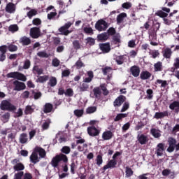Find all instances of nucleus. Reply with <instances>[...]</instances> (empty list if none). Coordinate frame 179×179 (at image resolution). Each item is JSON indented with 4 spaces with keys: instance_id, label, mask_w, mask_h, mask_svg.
<instances>
[{
    "instance_id": "1",
    "label": "nucleus",
    "mask_w": 179,
    "mask_h": 179,
    "mask_svg": "<svg viewBox=\"0 0 179 179\" xmlns=\"http://www.w3.org/2000/svg\"><path fill=\"white\" fill-rule=\"evenodd\" d=\"M59 162H64V163H66L68 162V157L64 154H60L59 155H56L52 158L51 161V164L52 167L55 169L58 167V164H59Z\"/></svg>"
},
{
    "instance_id": "2",
    "label": "nucleus",
    "mask_w": 179,
    "mask_h": 179,
    "mask_svg": "<svg viewBox=\"0 0 179 179\" xmlns=\"http://www.w3.org/2000/svg\"><path fill=\"white\" fill-rule=\"evenodd\" d=\"M0 108L3 111H15V110H16V106L11 104L10 101L8 100H3L0 103Z\"/></svg>"
},
{
    "instance_id": "3",
    "label": "nucleus",
    "mask_w": 179,
    "mask_h": 179,
    "mask_svg": "<svg viewBox=\"0 0 179 179\" xmlns=\"http://www.w3.org/2000/svg\"><path fill=\"white\" fill-rule=\"evenodd\" d=\"M7 78H12L13 79H17V80H22V82H26L27 78L22 73L11 72L7 74Z\"/></svg>"
},
{
    "instance_id": "4",
    "label": "nucleus",
    "mask_w": 179,
    "mask_h": 179,
    "mask_svg": "<svg viewBox=\"0 0 179 179\" xmlns=\"http://www.w3.org/2000/svg\"><path fill=\"white\" fill-rule=\"evenodd\" d=\"M108 27V24L103 20H98L95 24V29L98 30V31H105V30H107Z\"/></svg>"
},
{
    "instance_id": "5",
    "label": "nucleus",
    "mask_w": 179,
    "mask_h": 179,
    "mask_svg": "<svg viewBox=\"0 0 179 179\" xmlns=\"http://www.w3.org/2000/svg\"><path fill=\"white\" fill-rule=\"evenodd\" d=\"M13 90H15L17 92H20V90H24V89H26V85L24 84V83L15 80L13 82Z\"/></svg>"
},
{
    "instance_id": "6",
    "label": "nucleus",
    "mask_w": 179,
    "mask_h": 179,
    "mask_svg": "<svg viewBox=\"0 0 179 179\" xmlns=\"http://www.w3.org/2000/svg\"><path fill=\"white\" fill-rule=\"evenodd\" d=\"M71 26H72V22H67L63 27L59 29V31H60V33L64 36H68V34L71 33V31L68 30Z\"/></svg>"
},
{
    "instance_id": "7",
    "label": "nucleus",
    "mask_w": 179,
    "mask_h": 179,
    "mask_svg": "<svg viewBox=\"0 0 179 179\" xmlns=\"http://www.w3.org/2000/svg\"><path fill=\"white\" fill-rule=\"evenodd\" d=\"M12 164H15L13 166L15 171H22V170H24V165H23V164L19 162V159H13L12 161Z\"/></svg>"
},
{
    "instance_id": "8",
    "label": "nucleus",
    "mask_w": 179,
    "mask_h": 179,
    "mask_svg": "<svg viewBox=\"0 0 179 179\" xmlns=\"http://www.w3.org/2000/svg\"><path fill=\"white\" fill-rule=\"evenodd\" d=\"M168 142L169 146L167 148V152L171 153L172 152H174V149H176V145L177 143V141L173 138H169Z\"/></svg>"
},
{
    "instance_id": "9",
    "label": "nucleus",
    "mask_w": 179,
    "mask_h": 179,
    "mask_svg": "<svg viewBox=\"0 0 179 179\" xmlns=\"http://www.w3.org/2000/svg\"><path fill=\"white\" fill-rule=\"evenodd\" d=\"M30 36L32 38H38L41 36L40 28L34 27L30 29Z\"/></svg>"
},
{
    "instance_id": "10",
    "label": "nucleus",
    "mask_w": 179,
    "mask_h": 179,
    "mask_svg": "<svg viewBox=\"0 0 179 179\" xmlns=\"http://www.w3.org/2000/svg\"><path fill=\"white\" fill-rule=\"evenodd\" d=\"M137 141L140 145H146L149 141V138H148V136L145 134H138L137 136Z\"/></svg>"
},
{
    "instance_id": "11",
    "label": "nucleus",
    "mask_w": 179,
    "mask_h": 179,
    "mask_svg": "<svg viewBox=\"0 0 179 179\" xmlns=\"http://www.w3.org/2000/svg\"><path fill=\"white\" fill-rule=\"evenodd\" d=\"M99 48L103 52V54H107L111 51V48L110 43H102L99 45Z\"/></svg>"
},
{
    "instance_id": "12",
    "label": "nucleus",
    "mask_w": 179,
    "mask_h": 179,
    "mask_svg": "<svg viewBox=\"0 0 179 179\" xmlns=\"http://www.w3.org/2000/svg\"><path fill=\"white\" fill-rule=\"evenodd\" d=\"M5 9L8 13H15L16 12V6L13 3H8Z\"/></svg>"
},
{
    "instance_id": "13",
    "label": "nucleus",
    "mask_w": 179,
    "mask_h": 179,
    "mask_svg": "<svg viewBox=\"0 0 179 179\" xmlns=\"http://www.w3.org/2000/svg\"><path fill=\"white\" fill-rule=\"evenodd\" d=\"M130 71L133 76L138 78V76H139V73H141V69H139V67L137 66H133L131 67Z\"/></svg>"
},
{
    "instance_id": "14",
    "label": "nucleus",
    "mask_w": 179,
    "mask_h": 179,
    "mask_svg": "<svg viewBox=\"0 0 179 179\" xmlns=\"http://www.w3.org/2000/svg\"><path fill=\"white\" fill-rule=\"evenodd\" d=\"M163 152H164V144L159 143L156 148V154L157 156H163Z\"/></svg>"
},
{
    "instance_id": "15",
    "label": "nucleus",
    "mask_w": 179,
    "mask_h": 179,
    "mask_svg": "<svg viewBox=\"0 0 179 179\" xmlns=\"http://www.w3.org/2000/svg\"><path fill=\"white\" fill-rule=\"evenodd\" d=\"M87 132L90 136H97L99 134V130L93 126L87 128Z\"/></svg>"
},
{
    "instance_id": "16",
    "label": "nucleus",
    "mask_w": 179,
    "mask_h": 179,
    "mask_svg": "<svg viewBox=\"0 0 179 179\" xmlns=\"http://www.w3.org/2000/svg\"><path fill=\"white\" fill-rule=\"evenodd\" d=\"M124 101H125V96H120L115 100V101L113 103L114 106L120 107L121 106V104H122V103H124Z\"/></svg>"
},
{
    "instance_id": "17",
    "label": "nucleus",
    "mask_w": 179,
    "mask_h": 179,
    "mask_svg": "<svg viewBox=\"0 0 179 179\" xmlns=\"http://www.w3.org/2000/svg\"><path fill=\"white\" fill-rule=\"evenodd\" d=\"M117 166V161L115 159H112L108 162V164L103 166V170H107L108 169H114Z\"/></svg>"
},
{
    "instance_id": "18",
    "label": "nucleus",
    "mask_w": 179,
    "mask_h": 179,
    "mask_svg": "<svg viewBox=\"0 0 179 179\" xmlns=\"http://www.w3.org/2000/svg\"><path fill=\"white\" fill-rule=\"evenodd\" d=\"M20 43L22 44V45H29V44H31V40L29 37L23 36L20 38Z\"/></svg>"
},
{
    "instance_id": "19",
    "label": "nucleus",
    "mask_w": 179,
    "mask_h": 179,
    "mask_svg": "<svg viewBox=\"0 0 179 179\" xmlns=\"http://www.w3.org/2000/svg\"><path fill=\"white\" fill-rule=\"evenodd\" d=\"M30 160L31 163H34L36 164V163H38L39 159H38V155L37 154L36 152H35V150L32 152V154L30 156Z\"/></svg>"
},
{
    "instance_id": "20",
    "label": "nucleus",
    "mask_w": 179,
    "mask_h": 179,
    "mask_svg": "<svg viewBox=\"0 0 179 179\" xmlns=\"http://www.w3.org/2000/svg\"><path fill=\"white\" fill-rule=\"evenodd\" d=\"M111 138H113V132L111 131H106L102 134V138L104 141H110Z\"/></svg>"
},
{
    "instance_id": "21",
    "label": "nucleus",
    "mask_w": 179,
    "mask_h": 179,
    "mask_svg": "<svg viewBox=\"0 0 179 179\" xmlns=\"http://www.w3.org/2000/svg\"><path fill=\"white\" fill-rule=\"evenodd\" d=\"M162 54L164 58H171V54H173V52L171 51V49H170L169 48H166L162 51Z\"/></svg>"
},
{
    "instance_id": "22",
    "label": "nucleus",
    "mask_w": 179,
    "mask_h": 179,
    "mask_svg": "<svg viewBox=\"0 0 179 179\" xmlns=\"http://www.w3.org/2000/svg\"><path fill=\"white\" fill-rule=\"evenodd\" d=\"M152 76V74L149 73V71H142L140 74V78L142 79V80H146V79H149Z\"/></svg>"
},
{
    "instance_id": "23",
    "label": "nucleus",
    "mask_w": 179,
    "mask_h": 179,
    "mask_svg": "<svg viewBox=\"0 0 179 179\" xmlns=\"http://www.w3.org/2000/svg\"><path fill=\"white\" fill-rule=\"evenodd\" d=\"M87 73L88 77L85 78L83 82H85V83H90V82H92V80H93V78H94V76L93 75V71H87Z\"/></svg>"
},
{
    "instance_id": "24",
    "label": "nucleus",
    "mask_w": 179,
    "mask_h": 179,
    "mask_svg": "<svg viewBox=\"0 0 179 179\" xmlns=\"http://www.w3.org/2000/svg\"><path fill=\"white\" fill-rule=\"evenodd\" d=\"M154 69L155 72H162L163 70V63L162 62H157L154 64Z\"/></svg>"
},
{
    "instance_id": "25",
    "label": "nucleus",
    "mask_w": 179,
    "mask_h": 179,
    "mask_svg": "<svg viewBox=\"0 0 179 179\" xmlns=\"http://www.w3.org/2000/svg\"><path fill=\"white\" fill-rule=\"evenodd\" d=\"M108 34L107 33H102L97 36L99 41H106V40H108Z\"/></svg>"
},
{
    "instance_id": "26",
    "label": "nucleus",
    "mask_w": 179,
    "mask_h": 179,
    "mask_svg": "<svg viewBox=\"0 0 179 179\" xmlns=\"http://www.w3.org/2000/svg\"><path fill=\"white\" fill-rule=\"evenodd\" d=\"M34 150L36 153H38L41 157H45V150L40 147H36Z\"/></svg>"
},
{
    "instance_id": "27",
    "label": "nucleus",
    "mask_w": 179,
    "mask_h": 179,
    "mask_svg": "<svg viewBox=\"0 0 179 179\" xmlns=\"http://www.w3.org/2000/svg\"><path fill=\"white\" fill-rule=\"evenodd\" d=\"M169 108L171 110H174L176 113H178L179 111V102L178 101H173L172 103L170 104Z\"/></svg>"
},
{
    "instance_id": "28",
    "label": "nucleus",
    "mask_w": 179,
    "mask_h": 179,
    "mask_svg": "<svg viewBox=\"0 0 179 179\" xmlns=\"http://www.w3.org/2000/svg\"><path fill=\"white\" fill-rule=\"evenodd\" d=\"M167 115H169V113H167V112L156 113L154 116V118L159 120L160 118H164V117H167Z\"/></svg>"
},
{
    "instance_id": "29",
    "label": "nucleus",
    "mask_w": 179,
    "mask_h": 179,
    "mask_svg": "<svg viewBox=\"0 0 179 179\" xmlns=\"http://www.w3.org/2000/svg\"><path fill=\"white\" fill-rule=\"evenodd\" d=\"M38 13V11L36 9H30L27 13V16L29 17V19H31L33 16H36Z\"/></svg>"
},
{
    "instance_id": "30",
    "label": "nucleus",
    "mask_w": 179,
    "mask_h": 179,
    "mask_svg": "<svg viewBox=\"0 0 179 179\" xmlns=\"http://www.w3.org/2000/svg\"><path fill=\"white\" fill-rule=\"evenodd\" d=\"M150 132L152 136H154V138H160V136H162L161 131L156 129H152L150 130Z\"/></svg>"
},
{
    "instance_id": "31",
    "label": "nucleus",
    "mask_w": 179,
    "mask_h": 179,
    "mask_svg": "<svg viewBox=\"0 0 179 179\" xmlns=\"http://www.w3.org/2000/svg\"><path fill=\"white\" fill-rule=\"evenodd\" d=\"M57 78L55 77H50L49 79L48 85L51 87H54L55 86H57Z\"/></svg>"
},
{
    "instance_id": "32",
    "label": "nucleus",
    "mask_w": 179,
    "mask_h": 179,
    "mask_svg": "<svg viewBox=\"0 0 179 179\" xmlns=\"http://www.w3.org/2000/svg\"><path fill=\"white\" fill-rule=\"evenodd\" d=\"M126 16H127V13H122L120 14L119 15H117V22L118 24H120V23H122V21L124 20V19H125Z\"/></svg>"
},
{
    "instance_id": "33",
    "label": "nucleus",
    "mask_w": 179,
    "mask_h": 179,
    "mask_svg": "<svg viewBox=\"0 0 179 179\" xmlns=\"http://www.w3.org/2000/svg\"><path fill=\"white\" fill-rule=\"evenodd\" d=\"M27 134L23 133L20 136V143H26V142H27Z\"/></svg>"
},
{
    "instance_id": "34",
    "label": "nucleus",
    "mask_w": 179,
    "mask_h": 179,
    "mask_svg": "<svg viewBox=\"0 0 179 179\" xmlns=\"http://www.w3.org/2000/svg\"><path fill=\"white\" fill-rule=\"evenodd\" d=\"M94 96H95L96 99H99L101 95V91L99 87H95L93 90Z\"/></svg>"
},
{
    "instance_id": "35",
    "label": "nucleus",
    "mask_w": 179,
    "mask_h": 179,
    "mask_svg": "<svg viewBox=\"0 0 179 179\" xmlns=\"http://www.w3.org/2000/svg\"><path fill=\"white\" fill-rule=\"evenodd\" d=\"M44 113H51L52 111V105L51 103H46L44 106Z\"/></svg>"
},
{
    "instance_id": "36",
    "label": "nucleus",
    "mask_w": 179,
    "mask_h": 179,
    "mask_svg": "<svg viewBox=\"0 0 179 179\" xmlns=\"http://www.w3.org/2000/svg\"><path fill=\"white\" fill-rule=\"evenodd\" d=\"M50 124H51V120H48L45 122L43 123L42 124V129L43 131H45L50 128Z\"/></svg>"
},
{
    "instance_id": "37",
    "label": "nucleus",
    "mask_w": 179,
    "mask_h": 179,
    "mask_svg": "<svg viewBox=\"0 0 179 179\" xmlns=\"http://www.w3.org/2000/svg\"><path fill=\"white\" fill-rule=\"evenodd\" d=\"M9 118H10V113H6L4 115L1 116V120L3 122H8V121H9Z\"/></svg>"
},
{
    "instance_id": "38",
    "label": "nucleus",
    "mask_w": 179,
    "mask_h": 179,
    "mask_svg": "<svg viewBox=\"0 0 179 179\" xmlns=\"http://www.w3.org/2000/svg\"><path fill=\"white\" fill-rule=\"evenodd\" d=\"M97 110V108L96 106H90L88 107L86 110L87 114H93V113H96Z\"/></svg>"
},
{
    "instance_id": "39",
    "label": "nucleus",
    "mask_w": 179,
    "mask_h": 179,
    "mask_svg": "<svg viewBox=\"0 0 179 179\" xmlns=\"http://www.w3.org/2000/svg\"><path fill=\"white\" fill-rule=\"evenodd\" d=\"M127 117H128V114H127V113H120L115 117V121H120V120H122V118H125Z\"/></svg>"
},
{
    "instance_id": "40",
    "label": "nucleus",
    "mask_w": 179,
    "mask_h": 179,
    "mask_svg": "<svg viewBox=\"0 0 179 179\" xmlns=\"http://www.w3.org/2000/svg\"><path fill=\"white\" fill-rule=\"evenodd\" d=\"M155 84L161 85V87H166V86L167 85V81L162 80H157Z\"/></svg>"
},
{
    "instance_id": "41",
    "label": "nucleus",
    "mask_w": 179,
    "mask_h": 179,
    "mask_svg": "<svg viewBox=\"0 0 179 179\" xmlns=\"http://www.w3.org/2000/svg\"><path fill=\"white\" fill-rule=\"evenodd\" d=\"M100 87H101V90L103 92V94L104 96H107L109 92H108V90H107V87H106V84H101L100 85Z\"/></svg>"
},
{
    "instance_id": "42",
    "label": "nucleus",
    "mask_w": 179,
    "mask_h": 179,
    "mask_svg": "<svg viewBox=\"0 0 179 179\" xmlns=\"http://www.w3.org/2000/svg\"><path fill=\"white\" fill-rule=\"evenodd\" d=\"M157 16H159V17H167V16L169 15V14L164 13L163 10H158L156 13Z\"/></svg>"
},
{
    "instance_id": "43",
    "label": "nucleus",
    "mask_w": 179,
    "mask_h": 179,
    "mask_svg": "<svg viewBox=\"0 0 179 179\" xmlns=\"http://www.w3.org/2000/svg\"><path fill=\"white\" fill-rule=\"evenodd\" d=\"M124 56H118L116 57V62L117 65H122L124 64Z\"/></svg>"
},
{
    "instance_id": "44",
    "label": "nucleus",
    "mask_w": 179,
    "mask_h": 179,
    "mask_svg": "<svg viewBox=\"0 0 179 179\" xmlns=\"http://www.w3.org/2000/svg\"><path fill=\"white\" fill-rule=\"evenodd\" d=\"M8 50L10 52H13L15 51H17V46L15 45H8V46H7Z\"/></svg>"
},
{
    "instance_id": "45",
    "label": "nucleus",
    "mask_w": 179,
    "mask_h": 179,
    "mask_svg": "<svg viewBox=\"0 0 179 179\" xmlns=\"http://www.w3.org/2000/svg\"><path fill=\"white\" fill-rule=\"evenodd\" d=\"M113 69H111V67H105L102 69V72L103 75H108V73H111Z\"/></svg>"
},
{
    "instance_id": "46",
    "label": "nucleus",
    "mask_w": 179,
    "mask_h": 179,
    "mask_svg": "<svg viewBox=\"0 0 179 179\" xmlns=\"http://www.w3.org/2000/svg\"><path fill=\"white\" fill-rule=\"evenodd\" d=\"M173 66L175 68L171 69V72H174L176 69H179V58L176 59Z\"/></svg>"
},
{
    "instance_id": "47",
    "label": "nucleus",
    "mask_w": 179,
    "mask_h": 179,
    "mask_svg": "<svg viewBox=\"0 0 179 179\" xmlns=\"http://www.w3.org/2000/svg\"><path fill=\"white\" fill-rule=\"evenodd\" d=\"M59 64H61V62L57 58L53 59L52 61V65L55 68L59 66Z\"/></svg>"
},
{
    "instance_id": "48",
    "label": "nucleus",
    "mask_w": 179,
    "mask_h": 179,
    "mask_svg": "<svg viewBox=\"0 0 179 179\" xmlns=\"http://www.w3.org/2000/svg\"><path fill=\"white\" fill-rule=\"evenodd\" d=\"M62 153H65V155H69L71 153V148L68 146H64L62 148Z\"/></svg>"
},
{
    "instance_id": "49",
    "label": "nucleus",
    "mask_w": 179,
    "mask_h": 179,
    "mask_svg": "<svg viewBox=\"0 0 179 179\" xmlns=\"http://www.w3.org/2000/svg\"><path fill=\"white\" fill-rule=\"evenodd\" d=\"M134 171L129 167H126V177L129 178L133 176Z\"/></svg>"
},
{
    "instance_id": "50",
    "label": "nucleus",
    "mask_w": 179,
    "mask_h": 179,
    "mask_svg": "<svg viewBox=\"0 0 179 179\" xmlns=\"http://www.w3.org/2000/svg\"><path fill=\"white\" fill-rule=\"evenodd\" d=\"M65 96H68V97H72L73 96V90L71 88H69L65 92Z\"/></svg>"
},
{
    "instance_id": "51",
    "label": "nucleus",
    "mask_w": 179,
    "mask_h": 179,
    "mask_svg": "<svg viewBox=\"0 0 179 179\" xmlns=\"http://www.w3.org/2000/svg\"><path fill=\"white\" fill-rule=\"evenodd\" d=\"M19 30V27L17 24H13L9 27V31H12V33H15V31H17Z\"/></svg>"
},
{
    "instance_id": "52",
    "label": "nucleus",
    "mask_w": 179,
    "mask_h": 179,
    "mask_svg": "<svg viewBox=\"0 0 179 179\" xmlns=\"http://www.w3.org/2000/svg\"><path fill=\"white\" fill-rule=\"evenodd\" d=\"M37 55L41 58H48V54H47V52H45V51L38 52L37 53Z\"/></svg>"
},
{
    "instance_id": "53",
    "label": "nucleus",
    "mask_w": 179,
    "mask_h": 179,
    "mask_svg": "<svg viewBox=\"0 0 179 179\" xmlns=\"http://www.w3.org/2000/svg\"><path fill=\"white\" fill-rule=\"evenodd\" d=\"M33 71L34 73H38V75H41V73H43V69L37 66L34 67Z\"/></svg>"
},
{
    "instance_id": "54",
    "label": "nucleus",
    "mask_w": 179,
    "mask_h": 179,
    "mask_svg": "<svg viewBox=\"0 0 179 179\" xmlns=\"http://www.w3.org/2000/svg\"><path fill=\"white\" fill-rule=\"evenodd\" d=\"M74 114L76 117H82L83 115V109H77L74 110Z\"/></svg>"
},
{
    "instance_id": "55",
    "label": "nucleus",
    "mask_w": 179,
    "mask_h": 179,
    "mask_svg": "<svg viewBox=\"0 0 179 179\" xmlns=\"http://www.w3.org/2000/svg\"><path fill=\"white\" fill-rule=\"evenodd\" d=\"M129 108V103L125 102L123 104V106L121 109V113H124V111H127V110H128Z\"/></svg>"
},
{
    "instance_id": "56",
    "label": "nucleus",
    "mask_w": 179,
    "mask_h": 179,
    "mask_svg": "<svg viewBox=\"0 0 179 179\" xmlns=\"http://www.w3.org/2000/svg\"><path fill=\"white\" fill-rule=\"evenodd\" d=\"M157 39V36L155 32L150 34L149 36L150 41H156Z\"/></svg>"
},
{
    "instance_id": "57",
    "label": "nucleus",
    "mask_w": 179,
    "mask_h": 179,
    "mask_svg": "<svg viewBox=\"0 0 179 179\" xmlns=\"http://www.w3.org/2000/svg\"><path fill=\"white\" fill-rule=\"evenodd\" d=\"M76 66L77 69H80V68H83V66H85V64H83V62H82V61L78 60L76 63Z\"/></svg>"
},
{
    "instance_id": "58",
    "label": "nucleus",
    "mask_w": 179,
    "mask_h": 179,
    "mask_svg": "<svg viewBox=\"0 0 179 179\" xmlns=\"http://www.w3.org/2000/svg\"><path fill=\"white\" fill-rule=\"evenodd\" d=\"M87 41V44H89V45H94V43H96V41H94V38H87L86 39Z\"/></svg>"
},
{
    "instance_id": "59",
    "label": "nucleus",
    "mask_w": 179,
    "mask_h": 179,
    "mask_svg": "<svg viewBox=\"0 0 179 179\" xmlns=\"http://www.w3.org/2000/svg\"><path fill=\"white\" fill-rule=\"evenodd\" d=\"M38 80L41 83H43V82H46V80H48V76H40L38 78Z\"/></svg>"
},
{
    "instance_id": "60",
    "label": "nucleus",
    "mask_w": 179,
    "mask_h": 179,
    "mask_svg": "<svg viewBox=\"0 0 179 179\" xmlns=\"http://www.w3.org/2000/svg\"><path fill=\"white\" fill-rule=\"evenodd\" d=\"M34 110L30 106H27L24 110L25 114H31Z\"/></svg>"
},
{
    "instance_id": "61",
    "label": "nucleus",
    "mask_w": 179,
    "mask_h": 179,
    "mask_svg": "<svg viewBox=\"0 0 179 179\" xmlns=\"http://www.w3.org/2000/svg\"><path fill=\"white\" fill-rule=\"evenodd\" d=\"M32 23L34 26H39V24H41V20L40 18H35L33 20Z\"/></svg>"
},
{
    "instance_id": "62",
    "label": "nucleus",
    "mask_w": 179,
    "mask_h": 179,
    "mask_svg": "<svg viewBox=\"0 0 179 179\" xmlns=\"http://www.w3.org/2000/svg\"><path fill=\"white\" fill-rule=\"evenodd\" d=\"M22 177H23V171H20L15 174L14 179H22Z\"/></svg>"
},
{
    "instance_id": "63",
    "label": "nucleus",
    "mask_w": 179,
    "mask_h": 179,
    "mask_svg": "<svg viewBox=\"0 0 179 179\" xmlns=\"http://www.w3.org/2000/svg\"><path fill=\"white\" fill-rule=\"evenodd\" d=\"M84 31L87 34H93V29L91 27H85V28H84Z\"/></svg>"
},
{
    "instance_id": "64",
    "label": "nucleus",
    "mask_w": 179,
    "mask_h": 179,
    "mask_svg": "<svg viewBox=\"0 0 179 179\" xmlns=\"http://www.w3.org/2000/svg\"><path fill=\"white\" fill-rule=\"evenodd\" d=\"M33 176L29 173H26L23 175V179H32Z\"/></svg>"
}]
</instances>
